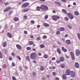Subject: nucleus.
I'll return each mask as SVG.
<instances>
[{"mask_svg":"<svg viewBox=\"0 0 80 80\" xmlns=\"http://www.w3.org/2000/svg\"><path fill=\"white\" fill-rule=\"evenodd\" d=\"M54 3L56 4V5H59V6H61V2L57 1H55L54 2Z\"/></svg>","mask_w":80,"mask_h":80,"instance_id":"11","label":"nucleus"},{"mask_svg":"<svg viewBox=\"0 0 80 80\" xmlns=\"http://www.w3.org/2000/svg\"><path fill=\"white\" fill-rule=\"evenodd\" d=\"M61 67L62 68H64L65 67V66L64 64H62L61 65Z\"/></svg>","mask_w":80,"mask_h":80,"instance_id":"23","label":"nucleus"},{"mask_svg":"<svg viewBox=\"0 0 80 80\" xmlns=\"http://www.w3.org/2000/svg\"><path fill=\"white\" fill-rule=\"evenodd\" d=\"M29 10H30V9H29V8H25L24 9H22V13L28 12Z\"/></svg>","mask_w":80,"mask_h":80,"instance_id":"4","label":"nucleus"},{"mask_svg":"<svg viewBox=\"0 0 80 80\" xmlns=\"http://www.w3.org/2000/svg\"><path fill=\"white\" fill-rule=\"evenodd\" d=\"M32 62L34 63H37V61H36L35 60L33 61Z\"/></svg>","mask_w":80,"mask_h":80,"instance_id":"56","label":"nucleus"},{"mask_svg":"<svg viewBox=\"0 0 80 80\" xmlns=\"http://www.w3.org/2000/svg\"><path fill=\"white\" fill-rule=\"evenodd\" d=\"M31 23L32 24H34V23H35V21L33 20H32L31 21Z\"/></svg>","mask_w":80,"mask_h":80,"instance_id":"40","label":"nucleus"},{"mask_svg":"<svg viewBox=\"0 0 80 80\" xmlns=\"http://www.w3.org/2000/svg\"><path fill=\"white\" fill-rule=\"evenodd\" d=\"M41 9V7H40L39 6H38L37 7V10L38 11H40V10Z\"/></svg>","mask_w":80,"mask_h":80,"instance_id":"22","label":"nucleus"},{"mask_svg":"<svg viewBox=\"0 0 80 80\" xmlns=\"http://www.w3.org/2000/svg\"><path fill=\"white\" fill-rule=\"evenodd\" d=\"M38 54L39 56H41L42 55V53L40 52Z\"/></svg>","mask_w":80,"mask_h":80,"instance_id":"59","label":"nucleus"},{"mask_svg":"<svg viewBox=\"0 0 80 80\" xmlns=\"http://www.w3.org/2000/svg\"><path fill=\"white\" fill-rule=\"evenodd\" d=\"M66 42L68 45H70V44H71V42L70 40H67Z\"/></svg>","mask_w":80,"mask_h":80,"instance_id":"14","label":"nucleus"},{"mask_svg":"<svg viewBox=\"0 0 80 80\" xmlns=\"http://www.w3.org/2000/svg\"><path fill=\"white\" fill-rule=\"evenodd\" d=\"M57 52L59 54H60V53H61V51H60V50H57Z\"/></svg>","mask_w":80,"mask_h":80,"instance_id":"51","label":"nucleus"},{"mask_svg":"<svg viewBox=\"0 0 80 80\" xmlns=\"http://www.w3.org/2000/svg\"><path fill=\"white\" fill-rule=\"evenodd\" d=\"M14 20L15 22H17L19 20V19L17 17H15L14 18Z\"/></svg>","mask_w":80,"mask_h":80,"instance_id":"19","label":"nucleus"},{"mask_svg":"<svg viewBox=\"0 0 80 80\" xmlns=\"http://www.w3.org/2000/svg\"><path fill=\"white\" fill-rule=\"evenodd\" d=\"M47 38V36L46 35H44L43 36V38L44 39H45Z\"/></svg>","mask_w":80,"mask_h":80,"instance_id":"34","label":"nucleus"},{"mask_svg":"<svg viewBox=\"0 0 80 80\" xmlns=\"http://www.w3.org/2000/svg\"><path fill=\"white\" fill-rule=\"evenodd\" d=\"M12 79L13 80H17L16 78H15L14 76L12 77Z\"/></svg>","mask_w":80,"mask_h":80,"instance_id":"43","label":"nucleus"},{"mask_svg":"<svg viewBox=\"0 0 80 80\" xmlns=\"http://www.w3.org/2000/svg\"><path fill=\"white\" fill-rule=\"evenodd\" d=\"M62 50H67V49H65L64 47H62Z\"/></svg>","mask_w":80,"mask_h":80,"instance_id":"44","label":"nucleus"},{"mask_svg":"<svg viewBox=\"0 0 80 80\" xmlns=\"http://www.w3.org/2000/svg\"><path fill=\"white\" fill-rule=\"evenodd\" d=\"M37 55L35 52H32L30 55V58L32 60H35L37 58Z\"/></svg>","mask_w":80,"mask_h":80,"instance_id":"1","label":"nucleus"},{"mask_svg":"<svg viewBox=\"0 0 80 80\" xmlns=\"http://www.w3.org/2000/svg\"><path fill=\"white\" fill-rule=\"evenodd\" d=\"M19 68L20 71H22L23 70V69L22 68V67L19 66Z\"/></svg>","mask_w":80,"mask_h":80,"instance_id":"36","label":"nucleus"},{"mask_svg":"<svg viewBox=\"0 0 80 80\" xmlns=\"http://www.w3.org/2000/svg\"><path fill=\"white\" fill-rule=\"evenodd\" d=\"M24 33L25 34H27V31H24Z\"/></svg>","mask_w":80,"mask_h":80,"instance_id":"61","label":"nucleus"},{"mask_svg":"<svg viewBox=\"0 0 80 80\" xmlns=\"http://www.w3.org/2000/svg\"><path fill=\"white\" fill-rule=\"evenodd\" d=\"M27 16H24V19H27Z\"/></svg>","mask_w":80,"mask_h":80,"instance_id":"48","label":"nucleus"},{"mask_svg":"<svg viewBox=\"0 0 80 80\" xmlns=\"http://www.w3.org/2000/svg\"><path fill=\"white\" fill-rule=\"evenodd\" d=\"M56 62L57 63H60V61L57 60L56 61Z\"/></svg>","mask_w":80,"mask_h":80,"instance_id":"57","label":"nucleus"},{"mask_svg":"<svg viewBox=\"0 0 80 80\" xmlns=\"http://www.w3.org/2000/svg\"><path fill=\"white\" fill-rule=\"evenodd\" d=\"M43 25L45 27H50V25L47 23H44Z\"/></svg>","mask_w":80,"mask_h":80,"instance_id":"16","label":"nucleus"},{"mask_svg":"<svg viewBox=\"0 0 80 80\" xmlns=\"http://www.w3.org/2000/svg\"><path fill=\"white\" fill-rule=\"evenodd\" d=\"M74 14L75 15H79V13L77 11H75L74 12Z\"/></svg>","mask_w":80,"mask_h":80,"instance_id":"27","label":"nucleus"},{"mask_svg":"<svg viewBox=\"0 0 80 80\" xmlns=\"http://www.w3.org/2000/svg\"><path fill=\"white\" fill-rule=\"evenodd\" d=\"M62 11L63 13H65V14H67V10L65 9H62Z\"/></svg>","mask_w":80,"mask_h":80,"instance_id":"20","label":"nucleus"},{"mask_svg":"<svg viewBox=\"0 0 80 80\" xmlns=\"http://www.w3.org/2000/svg\"><path fill=\"white\" fill-rule=\"evenodd\" d=\"M29 44V45H33V41H30L28 42Z\"/></svg>","mask_w":80,"mask_h":80,"instance_id":"25","label":"nucleus"},{"mask_svg":"<svg viewBox=\"0 0 80 80\" xmlns=\"http://www.w3.org/2000/svg\"><path fill=\"white\" fill-rule=\"evenodd\" d=\"M7 35L9 38H12V35L10 32H8L7 33Z\"/></svg>","mask_w":80,"mask_h":80,"instance_id":"15","label":"nucleus"},{"mask_svg":"<svg viewBox=\"0 0 80 80\" xmlns=\"http://www.w3.org/2000/svg\"><path fill=\"white\" fill-rule=\"evenodd\" d=\"M55 80H59V78L58 77H56L55 78Z\"/></svg>","mask_w":80,"mask_h":80,"instance_id":"60","label":"nucleus"},{"mask_svg":"<svg viewBox=\"0 0 80 80\" xmlns=\"http://www.w3.org/2000/svg\"><path fill=\"white\" fill-rule=\"evenodd\" d=\"M65 30V28H63V27H62L60 28V29H59V30H60V31H61V32H63V31H64V30Z\"/></svg>","mask_w":80,"mask_h":80,"instance_id":"18","label":"nucleus"},{"mask_svg":"<svg viewBox=\"0 0 80 80\" xmlns=\"http://www.w3.org/2000/svg\"><path fill=\"white\" fill-rule=\"evenodd\" d=\"M56 34L57 35H59V34H60V32L58 31H57L56 32Z\"/></svg>","mask_w":80,"mask_h":80,"instance_id":"31","label":"nucleus"},{"mask_svg":"<svg viewBox=\"0 0 80 80\" xmlns=\"http://www.w3.org/2000/svg\"><path fill=\"white\" fill-rule=\"evenodd\" d=\"M65 73L66 75H70L71 73L70 72V70L69 69H67L66 72Z\"/></svg>","mask_w":80,"mask_h":80,"instance_id":"8","label":"nucleus"},{"mask_svg":"<svg viewBox=\"0 0 80 80\" xmlns=\"http://www.w3.org/2000/svg\"><path fill=\"white\" fill-rule=\"evenodd\" d=\"M41 9L42 10H44V11H46L48 10V7L47 6L42 4L41 6Z\"/></svg>","mask_w":80,"mask_h":80,"instance_id":"2","label":"nucleus"},{"mask_svg":"<svg viewBox=\"0 0 80 80\" xmlns=\"http://www.w3.org/2000/svg\"><path fill=\"white\" fill-rule=\"evenodd\" d=\"M52 12L53 13H56V11L55 10H53L52 11Z\"/></svg>","mask_w":80,"mask_h":80,"instance_id":"53","label":"nucleus"},{"mask_svg":"<svg viewBox=\"0 0 80 80\" xmlns=\"http://www.w3.org/2000/svg\"><path fill=\"white\" fill-rule=\"evenodd\" d=\"M32 75L34 76H36V73L35 72H32Z\"/></svg>","mask_w":80,"mask_h":80,"instance_id":"45","label":"nucleus"},{"mask_svg":"<svg viewBox=\"0 0 80 80\" xmlns=\"http://www.w3.org/2000/svg\"><path fill=\"white\" fill-rule=\"evenodd\" d=\"M68 15L69 18H70V19H73V18H74V16H73L72 15V14L70 13H68Z\"/></svg>","mask_w":80,"mask_h":80,"instance_id":"5","label":"nucleus"},{"mask_svg":"<svg viewBox=\"0 0 80 80\" xmlns=\"http://www.w3.org/2000/svg\"><path fill=\"white\" fill-rule=\"evenodd\" d=\"M73 5H76V2H74L73 3Z\"/></svg>","mask_w":80,"mask_h":80,"instance_id":"64","label":"nucleus"},{"mask_svg":"<svg viewBox=\"0 0 80 80\" xmlns=\"http://www.w3.org/2000/svg\"><path fill=\"white\" fill-rule=\"evenodd\" d=\"M7 45V42H3V47H6Z\"/></svg>","mask_w":80,"mask_h":80,"instance_id":"17","label":"nucleus"},{"mask_svg":"<svg viewBox=\"0 0 80 80\" xmlns=\"http://www.w3.org/2000/svg\"><path fill=\"white\" fill-rule=\"evenodd\" d=\"M26 59H27L28 60H30V59L29 58V56H27L26 58Z\"/></svg>","mask_w":80,"mask_h":80,"instance_id":"46","label":"nucleus"},{"mask_svg":"<svg viewBox=\"0 0 80 80\" xmlns=\"http://www.w3.org/2000/svg\"><path fill=\"white\" fill-rule=\"evenodd\" d=\"M40 69L41 71H43V70H44V67L43 66H41Z\"/></svg>","mask_w":80,"mask_h":80,"instance_id":"26","label":"nucleus"},{"mask_svg":"<svg viewBox=\"0 0 80 80\" xmlns=\"http://www.w3.org/2000/svg\"><path fill=\"white\" fill-rule=\"evenodd\" d=\"M16 47H17L18 50H21L22 48V47H21V46L19 44L16 45Z\"/></svg>","mask_w":80,"mask_h":80,"instance_id":"13","label":"nucleus"},{"mask_svg":"<svg viewBox=\"0 0 80 80\" xmlns=\"http://www.w3.org/2000/svg\"><path fill=\"white\" fill-rule=\"evenodd\" d=\"M71 75L72 77H75V73L73 71H72Z\"/></svg>","mask_w":80,"mask_h":80,"instance_id":"10","label":"nucleus"},{"mask_svg":"<svg viewBox=\"0 0 80 80\" xmlns=\"http://www.w3.org/2000/svg\"><path fill=\"white\" fill-rule=\"evenodd\" d=\"M55 60V58L53 57L52 58V60Z\"/></svg>","mask_w":80,"mask_h":80,"instance_id":"58","label":"nucleus"},{"mask_svg":"<svg viewBox=\"0 0 80 80\" xmlns=\"http://www.w3.org/2000/svg\"><path fill=\"white\" fill-rule=\"evenodd\" d=\"M9 59L10 60H12V57H9Z\"/></svg>","mask_w":80,"mask_h":80,"instance_id":"50","label":"nucleus"},{"mask_svg":"<svg viewBox=\"0 0 80 80\" xmlns=\"http://www.w3.org/2000/svg\"><path fill=\"white\" fill-rule=\"evenodd\" d=\"M11 55L13 57H15V54L13 52H12Z\"/></svg>","mask_w":80,"mask_h":80,"instance_id":"39","label":"nucleus"},{"mask_svg":"<svg viewBox=\"0 0 80 80\" xmlns=\"http://www.w3.org/2000/svg\"><path fill=\"white\" fill-rule=\"evenodd\" d=\"M12 67H15V64L14 62H12Z\"/></svg>","mask_w":80,"mask_h":80,"instance_id":"41","label":"nucleus"},{"mask_svg":"<svg viewBox=\"0 0 80 80\" xmlns=\"http://www.w3.org/2000/svg\"><path fill=\"white\" fill-rule=\"evenodd\" d=\"M44 57L45 58H48V56L47 55H44Z\"/></svg>","mask_w":80,"mask_h":80,"instance_id":"38","label":"nucleus"},{"mask_svg":"<svg viewBox=\"0 0 80 80\" xmlns=\"http://www.w3.org/2000/svg\"><path fill=\"white\" fill-rule=\"evenodd\" d=\"M40 47L42 48H44V47H45V45L43 44H41L40 45Z\"/></svg>","mask_w":80,"mask_h":80,"instance_id":"30","label":"nucleus"},{"mask_svg":"<svg viewBox=\"0 0 80 80\" xmlns=\"http://www.w3.org/2000/svg\"><path fill=\"white\" fill-rule=\"evenodd\" d=\"M17 58L19 60H21V58L18 56H17Z\"/></svg>","mask_w":80,"mask_h":80,"instance_id":"33","label":"nucleus"},{"mask_svg":"<svg viewBox=\"0 0 80 80\" xmlns=\"http://www.w3.org/2000/svg\"><path fill=\"white\" fill-rule=\"evenodd\" d=\"M78 38H79V39L80 40V34L79 33H78Z\"/></svg>","mask_w":80,"mask_h":80,"instance_id":"37","label":"nucleus"},{"mask_svg":"<svg viewBox=\"0 0 80 80\" xmlns=\"http://www.w3.org/2000/svg\"><path fill=\"white\" fill-rule=\"evenodd\" d=\"M0 58H3V55H2V53L0 51Z\"/></svg>","mask_w":80,"mask_h":80,"instance_id":"29","label":"nucleus"},{"mask_svg":"<svg viewBox=\"0 0 80 80\" xmlns=\"http://www.w3.org/2000/svg\"><path fill=\"white\" fill-rule=\"evenodd\" d=\"M52 18H53L54 20H56V19H60V17L58 16L54 15L52 17Z\"/></svg>","mask_w":80,"mask_h":80,"instance_id":"6","label":"nucleus"},{"mask_svg":"<svg viewBox=\"0 0 80 80\" xmlns=\"http://www.w3.org/2000/svg\"><path fill=\"white\" fill-rule=\"evenodd\" d=\"M64 20H66V21H68L69 19H68V18L66 17L64 18Z\"/></svg>","mask_w":80,"mask_h":80,"instance_id":"28","label":"nucleus"},{"mask_svg":"<svg viewBox=\"0 0 80 80\" xmlns=\"http://www.w3.org/2000/svg\"><path fill=\"white\" fill-rule=\"evenodd\" d=\"M26 49L27 50H31V48L30 47H27Z\"/></svg>","mask_w":80,"mask_h":80,"instance_id":"32","label":"nucleus"},{"mask_svg":"<svg viewBox=\"0 0 80 80\" xmlns=\"http://www.w3.org/2000/svg\"><path fill=\"white\" fill-rule=\"evenodd\" d=\"M68 27L69 29L72 28V26H70V25L68 26Z\"/></svg>","mask_w":80,"mask_h":80,"instance_id":"47","label":"nucleus"},{"mask_svg":"<svg viewBox=\"0 0 80 80\" xmlns=\"http://www.w3.org/2000/svg\"><path fill=\"white\" fill-rule=\"evenodd\" d=\"M70 53L72 59L73 60H75V56H74V54H73V53L72 52H71Z\"/></svg>","mask_w":80,"mask_h":80,"instance_id":"9","label":"nucleus"},{"mask_svg":"<svg viewBox=\"0 0 80 80\" xmlns=\"http://www.w3.org/2000/svg\"><path fill=\"white\" fill-rule=\"evenodd\" d=\"M40 25H37V28H40Z\"/></svg>","mask_w":80,"mask_h":80,"instance_id":"52","label":"nucleus"},{"mask_svg":"<svg viewBox=\"0 0 80 80\" xmlns=\"http://www.w3.org/2000/svg\"><path fill=\"white\" fill-rule=\"evenodd\" d=\"M5 4V5H6V6H7V5L8 4V2H6Z\"/></svg>","mask_w":80,"mask_h":80,"instance_id":"63","label":"nucleus"},{"mask_svg":"<svg viewBox=\"0 0 80 80\" xmlns=\"http://www.w3.org/2000/svg\"><path fill=\"white\" fill-rule=\"evenodd\" d=\"M60 62H63L64 61V58L63 57H61L60 58Z\"/></svg>","mask_w":80,"mask_h":80,"instance_id":"24","label":"nucleus"},{"mask_svg":"<svg viewBox=\"0 0 80 80\" xmlns=\"http://www.w3.org/2000/svg\"><path fill=\"white\" fill-rule=\"evenodd\" d=\"M63 79L64 80H66L67 79V76L65 74H63L62 76Z\"/></svg>","mask_w":80,"mask_h":80,"instance_id":"21","label":"nucleus"},{"mask_svg":"<svg viewBox=\"0 0 80 80\" xmlns=\"http://www.w3.org/2000/svg\"><path fill=\"white\" fill-rule=\"evenodd\" d=\"M65 56L67 58H69L70 57L69 56H67V55H65Z\"/></svg>","mask_w":80,"mask_h":80,"instance_id":"55","label":"nucleus"},{"mask_svg":"<svg viewBox=\"0 0 80 80\" xmlns=\"http://www.w3.org/2000/svg\"><path fill=\"white\" fill-rule=\"evenodd\" d=\"M61 1H62L63 2H66V0H60Z\"/></svg>","mask_w":80,"mask_h":80,"instance_id":"62","label":"nucleus"},{"mask_svg":"<svg viewBox=\"0 0 80 80\" xmlns=\"http://www.w3.org/2000/svg\"><path fill=\"white\" fill-rule=\"evenodd\" d=\"M37 39L38 40H40V37H38V38H37Z\"/></svg>","mask_w":80,"mask_h":80,"instance_id":"54","label":"nucleus"},{"mask_svg":"<svg viewBox=\"0 0 80 80\" xmlns=\"http://www.w3.org/2000/svg\"><path fill=\"white\" fill-rule=\"evenodd\" d=\"M52 73L53 75H56V72H52Z\"/></svg>","mask_w":80,"mask_h":80,"instance_id":"49","label":"nucleus"},{"mask_svg":"<svg viewBox=\"0 0 80 80\" xmlns=\"http://www.w3.org/2000/svg\"><path fill=\"white\" fill-rule=\"evenodd\" d=\"M48 15H46L44 17V19H47L48 18Z\"/></svg>","mask_w":80,"mask_h":80,"instance_id":"42","label":"nucleus"},{"mask_svg":"<svg viewBox=\"0 0 80 80\" xmlns=\"http://www.w3.org/2000/svg\"><path fill=\"white\" fill-rule=\"evenodd\" d=\"M75 67H76V68H79L80 67V66H79V64H78V63L77 62H75Z\"/></svg>","mask_w":80,"mask_h":80,"instance_id":"12","label":"nucleus"},{"mask_svg":"<svg viewBox=\"0 0 80 80\" xmlns=\"http://www.w3.org/2000/svg\"><path fill=\"white\" fill-rule=\"evenodd\" d=\"M11 8H12L11 7H8L4 9L3 12H8V11L10 10H11Z\"/></svg>","mask_w":80,"mask_h":80,"instance_id":"7","label":"nucleus"},{"mask_svg":"<svg viewBox=\"0 0 80 80\" xmlns=\"http://www.w3.org/2000/svg\"><path fill=\"white\" fill-rule=\"evenodd\" d=\"M30 5V3L28 2H25L24 3L22 6V8H27V7H28V6Z\"/></svg>","mask_w":80,"mask_h":80,"instance_id":"3","label":"nucleus"},{"mask_svg":"<svg viewBox=\"0 0 80 80\" xmlns=\"http://www.w3.org/2000/svg\"><path fill=\"white\" fill-rule=\"evenodd\" d=\"M12 13H13V11H10L9 13V15H10Z\"/></svg>","mask_w":80,"mask_h":80,"instance_id":"35","label":"nucleus"}]
</instances>
